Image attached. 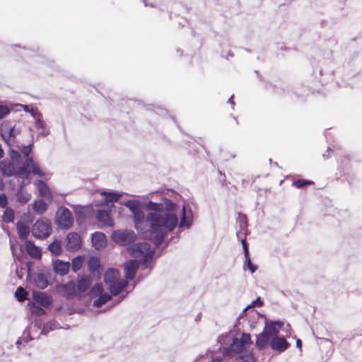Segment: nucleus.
<instances>
[{
  "label": "nucleus",
  "mask_w": 362,
  "mask_h": 362,
  "mask_svg": "<svg viewBox=\"0 0 362 362\" xmlns=\"http://www.w3.org/2000/svg\"><path fill=\"white\" fill-rule=\"evenodd\" d=\"M243 346V342L239 341V339L234 338L232 344L223 349V354L224 356H232L234 354L240 353Z\"/></svg>",
  "instance_id": "obj_13"
},
{
  "label": "nucleus",
  "mask_w": 362,
  "mask_h": 362,
  "mask_svg": "<svg viewBox=\"0 0 362 362\" xmlns=\"http://www.w3.org/2000/svg\"><path fill=\"white\" fill-rule=\"evenodd\" d=\"M240 241L243 245L245 258H247V256H249V250H248V246L246 243V240H245V239H241Z\"/></svg>",
  "instance_id": "obj_39"
},
{
  "label": "nucleus",
  "mask_w": 362,
  "mask_h": 362,
  "mask_svg": "<svg viewBox=\"0 0 362 362\" xmlns=\"http://www.w3.org/2000/svg\"><path fill=\"white\" fill-rule=\"evenodd\" d=\"M16 228L21 240L25 242V240H28L27 238L30 231V227L25 223L18 222L16 224Z\"/></svg>",
  "instance_id": "obj_21"
},
{
  "label": "nucleus",
  "mask_w": 362,
  "mask_h": 362,
  "mask_svg": "<svg viewBox=\"0 0 362 362\" xmlns=\"http://www.w3.org/2000/svg\"><path fill=\"white\" fill-rule=\"evenodd\" d=\"M61 292L66 298L73 297L76 293V285L73 281L60 286Z\"/></svg>",
  "instance_id": "obj_20"
},
{
  "label": "nucleus",
  "mask_w": 362,
  "mask_h": 362,
  "mask_svg": "<svg viewBox=\"0 0 362 362\" xmlns=\"http://www.w3.org/2000/svg\"><path fill=\"white\" fill-rule=\"evenodd\" d=\"M33 209L36 214L42 215L46 212L47 204L42 199H39L33 204Z\"/></svg>",
  "instance_id": "obj_23"
},
{
  "label": "nucleus",
  "mask_w": 362,
  "mask_h": 362,
  "mask_svg": "<svg viewBox=\"0 0 362 362\" xmlns=\"http://www.w3.org/2000/svg\"><path fill=\"white\" fill-rule=\"evenodd\" d=\"M10 156H11V159L13 161H15V160H18V159L20 158L21 155L18 153V151H14V150H11V152H10Z\"/></svg>",
  "instance_id": "obj_42"
},
{
  "label": "nucleus",
  "mask_w": 362,
  "mask_h": 362,
  "mask_svg": "<svg viewBox=\"0 0 362 362\" xmlns=\"http://www.w3.org/2000/svg\"><path fill=\"white\" fill-rule=\"evenodd\" d=\"M81 243L80 235L77 233H69L66 236V248L69 250H77Z\"/></svg>",
  "instance_id": "obj_12"
},
{
  "label": "nucleus",
  "mask_w": 362,
  "mask_h": 362,
  "mask_svg": "<svg viewBox=\"0 0 362 362\" xmlns=\"http://www.w3.org/2000/svg\"><path fill=\"white\" fill-rule=\"evenodd\" d=\"M100 267V261L98 258L92 257L88 262V268L90 272H95Z\"/></svg>",
  "instance_id": "obj_27"
},
{
  "label": "nucleus",
  "mask_w": 362,
  "mask_h": 362,
  "mask_svg": "<svg viewBox=\"0 0 362 362\" xmlns=\"http://www.w3.org/2000/svg\"><path fill=\"white\" fill-rule=\"evenodd\" d=\"M238 358L243 360L244 362H253V357L250 354L245 356H239Z\"/></svg>",
  "instance_id": "obj_40"
},
{
  "label": "nucleus",
  "mask_w": 362,
  "mask_h": 362,
  "mask_svg": "<svg viewBox=\"0 0 362 362\" xmlns=\"http://www.w3.org/2000/svg\"><path fill=\"white\" fill-rule=\"evenodd\" d=\"M301 344H301V341H300V339H297V340H296V346H297L298 348L300 349V348H301Z\"/></svg>",
  "instance_id": "obj_48"
},
{
  "label": "nucleus",
  "mask_w": 362,
  "mask_h": 362,
  "mask_svg": "<svg viewBox=\"0 0 362 362\" xmlns=\"http://www.w3.org/2000/svg\"><path fill=\"white\" fill-rule=\"evenodd\" d=\"M112 238L117 244L126 245L135 240L136 234L132 230H117L112 233Z\"/></svg>",
  "instance_id": "obj_9"
},
{
  "label": "nucleus",
  "mask_w": 362,
  "mask_h": 362,
  "mask_svg": "<svg viewBox=\"0 0 362 362\" xmlns=\"http://www.w3.org/2000/svg\"><path fill=\"white\" fill-rule=\"evenodd\" d=\"M52 232V223L47 218L37 220L32 227V234L39 239H44L48 237Z\"/></svg>",
  "instance_id": "obj_6"
},
{
  "label": "nucleus",
  "mask_w": 362,
  "mask_h": 362,
  "mask_svg": "<svg viewBox=\"0 0 362 362\" xmlns=\"http://www.w3.org/2000/svg\"><path fill=\"white\" fill-rule=\"evenodd\" d=\"M3 221L6 223H11L14 219V211L11 208H6L4 215H3Z\"/></svg>",
  "instance_id": "obj_29"
},
{
  "label": "nucleus",
  "mask_w": 362,
  "mask_h": 362,
  "mask_svg": "<svg viewBox=\"0 0 362 362\" xmlns=\"http://www.w3.org/2000/svg\"><path fill=\"white\" fill-rule=\"evenodd\" d=\"M121 204L127 207L132 214L135 228L142 233H148L156 246L160 245L177 225L180 228H189L192 223L191 209L183 205L179 213L180 219L178 221V206L168 199L160 203L150 201L146 204L148 211L146 215L142 203L138 199H129Z\"/></svg>",
  "instance_id": "obj_1"
},
{
  "label": "nucleus",
  "mask_w": 362,
  "mask_h": 362,
  "mask_svg": "<svg viewBox=\"0 0 362 362\" xmlns=\"http://www.w3.org/2000/svg\"><path fill=\"white\" fill-rule=\"evenodd\" d=\"M10 112L9 108L3 105H0V119L5 117Z\"/></svg>",
  "instance_id": "obj_36"
},
{
  "label": "nucleus",
  "mask_w": 362,
  "mask_h": 362,
  "mask_svg": "<svg viewBox=\"0 0 362 362\" xmlns=\"http://www.w3.org/2000/svg\"><path fill=\"white\" fill-rule=\"evenodd\" d=\"M225 338H226V339L229 338V339H231V337H230V336H229V335H226V336L225 337Z\"/></svg>",
  "instance_id": "obj_52"
},
{
  "label": "nucleus",
  "mask_w": 362,
  "mask_h": 362,
  "mask_svg": "<svg viewBox=\"0 0 362 362\" xmlns=\"http://www.w3.org/2000/svg\"><path fill=\"white\" fill-rule=\"evenodd\" d=\"M1 134L7 144L13 146L16 143V136L20 134V130L16 128L15 125L8 127L7 124H4L1 127Z\"/></svg>",
  "instance_id": "obj_10"
},
{
  "label": "nucleus",
  "mask_w": 362,
  "mask_h": 362,
  "mask_svg": "<svg viewBox=\"0 0 362 362\" xmlns=\"http://www.w3.org/2000/svg\"><path fill=\"white\" fill-rule=\"evenodd\" d=\"M104 281L112 295L119 294L128 282L121 278L118 269L110 268L104 274Z\"/></svg>",
  "instance_id": "obj_4"
},
{
  "label": "nucleus",
  "mask_w": 362,
  "mask_h": 362,
  "mask_svg": "<svg viewBox=\"0 0 362 362\" xmlns=\"http://www.w3.org/2000/svg\"><path fill=\"white\" fill-rule=\"evenodd\" d=\"M31 173L37 175L40 177L45 175V173L40 169L37 163L35 162L32 158H27L25 160V168L18 170L16 173V177L18 179L16 199L21 204L28 203L32 198L31 193L25 189L30 183Z\"/></svg>",
  "instance_id": "obj_2"
},
{
  "label": "nucleus",
  "mask_w": 362,
  "mask_h": 362,
  "mask_svg": "<svg viewBox=\"0 0 362 362\" xmlns=\"http://www.w3.org/2000/svg\"><path fill=\"white\" fill-rule=\"evenodd\" d=\"M21 343V341H19V340L16 341V344H17V345L20 344Z\"/></svg>",
  "instance_id": "obj_53"
},
{
  "label": "nucleus",
  "mask_w": 362,
  "mask_h": 362,
  "mask_svg": "<svg viewBox=\"0 0 362 362\" xmlns=\"http://www.w3.org/2000/svg\"><path fill=\"white\" fill-rule=\"evenodd\" d=\"M49 134V132L48 130L42 129V131L39 133V135L42 136H46Z\"/></svg>",
  "instance_id": "obj_46"
},
{
  "label": "nucleus",
  "mask_w": 362,
  "mask_h": 362,
  "mask_svg": "<svg viewBox=\"0 0 362 362\" xmlns=\"http://www.w3.org/2000/svg\"><path fill=\"white\" fill-rule=\"evenodd\" d=\"M34 281L36 286L40 289L45 288L48 282L45 276L42 274H36L34 275Z\"/></svg>",
  "instance_id": "obj_25"
},
{
  "label": "nucleus",
  "mask_w": 362,
  "mask_h": 362,
  "mask_svg": "<svg viewBox=\"0 0 362 362\" xmlns=\"http://www.w3.org/2000/svg\"><path fill=\"white\" fill-rule=\"evenodd\" d=\"M253 324H254V323L252 322V324H251V325H250V327H252H252H255V325H254Z\"/></svg>",
  "instance_id": "obj_54"
},
{
  "label": "nucleus",
  "mask_w": 362,
  "mask_h": 362,
  "mask_svg": "<svg viewBox=\"0 0 362 362\" xmlns=\"http://www.w3.org/2000/svg\"><path fill=\"white\" fill-rule=\"evenodd\" d=\"M96 217L98 221L105 226H111L113 225V221L108 212L105 211H98Z\"/></svg>",
  "instance_id": "obj_22"
},
{
  "label": "nucleus",
  "mask_w": 362,
  "mask_h": 362,
  "mask_svg": "<svg viewBox=\"0 0 362 362\" xmlns=\"http://www.w3.org/2000/svg\"><path fill=\"white\" fill-rule=\"evenodd\" d=\"M21 107H23V105H21ZM24 107H25V110H27L28 107L27 106H24Z\"/></svg>",
  "instance_id": "obj_55"
},
{
  "label": "nucleus",
  "mask_w": 362,
  "mask_h": 362,
  "mask_svg": "<svg viewBox=\"0 0 362 362\" xmlns=\"http://www.w3.org/2000/svg\"><path fill=\"white\" fill-rule=\"evenodd\" d=\"M56 223L61 228H70L74 223L71 212L65 207H59L56 213Z\"/></svg>",
  "instance_id": "obj_8"
},
{
  "label": "nucleus",
  "mask_w": 362,
  "mask_h": 362,
  "mask_svg": "<svg viewBox=\"0 0 362 362\" xmlns=\"http://www.w3.org/2000/svg\"><path fill=\"white\" fill-rule=\"evenodd\" d=\"M245 261H246L247 268L250 271V272L252 274H253L257 269V266L254 265L252 263V262L248 256H247V258H245Z\"/></svg>",
  "instance_id": "obj_35"
},
{
  "label": "nucleus",
  "mask_w": 362,
  "mask_h": 362,
  "mask_svg": "<svg viewBox=\"0 0 362 362\" xmlns=\"http://www.w3.org/2000/svg\"><path fill=\"white\" fill-rule=\"evenodd\" d=\"M48 249L52 254L57 255L62 252L61 243L55 240L49 245Z\"/></svg>",
  "instance_id": "obj_28"
},
{
  "label": "nucleus",
  "mask_w": 362,
  "mask_h": 362,
  "mask_svg": "<svg viewBox=\"0 0 362 362\" xmlns=\"http://www.w3.org/2000/svg\"><path fill=\"white\" fill-rule=\"evenodd\" d=\"M223 340H224V337H223V336H222V337H221L219 338V340H218V341H219V342H220V343H222V341H223Z\"/></svg>",
  "instance_id": "obj_51"
},
{
  "label": "nucleus",
  "mask_w": 362,
  "mask_h": 362,
  "mask_svg": "<svg viewBox=\"0 0 362 362\" xmlns=\"http://www.w3.org/2000/svg\"><path fill=\"white\" fill-rule=\"evenodd\" d=\"M101 194L103 195L105 198V201L107 202H115L119 200V199L122 197V194L119 192H103Z\"/></svg>",
  "instance_id": "obj_26"
},
{
  "label": "nucleus",
  "mask_w": 362,
  "mask_h": 362,
  "mask_svg": "<svg viewBox=\"0 0 362 362\" xmlns=\"http://www.w3.org/2000/svg\"><path fill=\"white\" fill-rule=\"evenodd\" d=\"M129 253L135 257H139L143 256L145 264L151 262L154 255V250H151L148 243H142L134 245L129 250Z\"/></svg>",
  "instance_id": "obj_5"
},
{
  "label": "nucleus",
  "mask_w": 362,
  "mask_h": 362,
  "mask_svg": "<svg viewBox=\"0 0 362 362\" xmlns=\"http://www.w3.org/2000/svg\"><path fill=\"white\" fill-rule=\"evenodd\" d=\"M31 152V145L23 146L21 149V153L26 157L29 156Z\"/></svg>",
  "instance_id": "obj_41"
},
{
  "label": "nucleus",
  "mask_w": 362,
  "mask_h": 362,
  "mask_svg": "<svg viewBox=\"0 0 362 362\" xmlns=\"http://www.w3.org/2000/svg\"><path fill=\"white\" fill-rule=\"evenodd\" d=\"M139 263L137 260L127 261L124 264V274L127 279H133L139 269Z\"/></svg>",
  "instance_id": "obj_14"
},
{
  "label": "nucleus",
  "mask_w": 362,
  "mask_h": 362,
  "mask_svg": "<svg viewBox=\"0 0 362 362\" xmlns=\"http://www.w3.org/2000/svg\"><path fill=\"white\" fill-rule=\"evenodd\" d=\"M35 185L36 186L37 189L38 190V192L40 195L47 200L48 202H52V192L48 187V186L42 180H36L35 182Z\"/></svg>",
  "instance_id": "obj_15"
},
{
  "label": "nucleus",
  "mask_w": 362,
  "mask_h": 362,
  "mask_svg": "<svg viewBox=\"0 0 362 362\" xmlns=\"http://www.w3.org/2000/svg\"><path fill=\"white\" fill-rule=\"evenodd\" d=\"M90 296L97 298L93 301V306L99 308L111 299V295L104 291L102 284H96L90 290Z\"/></svg>",
  "instance_id": "obj_7"
},
{
  "label": "nucleus",
  "mask_w": 362,
  "mask_h": 362,
  "mask_svg": "<svg viewBox=\"0 0 362 362\" xmlns=\"http://www.w3.org/2000/svg\"><path fill=\"white\" fill-rule=\"evenodd\" d=\"M83 265V259L81 257L78 256L74 258L71 262V269L74 272L78 271Z\"/></svg>",
  "instance_id": "obj_30"
},
{
  "label": "nucleus",
  "mask_w": 362,
  "mask_h": 362,
  "mask_svg": "<svg viewBox=\"0 0 362 362\" xmlns=\"http://www.w3.org/2000/svg\"><path fill=\"white\" fill-rule=\"evenodd\" d=\"M283 323L279 321L266 323L263 332L257 337L256 344L259 349H263L269 340L271 348L279 352L284 351L289 344L284 337H277L276 334L281 329Z\"/></svg>",
  "instance_id": "obj_3"
},
{
  "label": "nucleus",
  "mask_w": 362,
  "mask_h": 362,
  "mask_svg": "<svg viewBox=\"0 0 362 362\" xmlns=\"http://www.w3.org/2000/svg\"><path fill=\"white\" fill-rule=\"evenodd\" d=\"M33 297L37 303H39L44 307H47L52 303V298L45 293L34 292Z\"/></svg>",
  "instance_id": "obj_19"
},
{
  "label": "nucleus",
  "mask_w": 362,
  "mask_h": 362,
  "mask_svg": "<svg viewBox=\"0 0 362 362\" xmlns=\"http://www.w3.org/2000/svg\"><path fill=\"white\" fill-rule=\"evenodd\" d=\"M24 168L25 162L23 163V166L16 168L14 163L9 160L5 159L0 161V172L6 177H11L12 175H15L16 177L17 172Z\"/></svg>",
  "instance_id": "obj_11"
},
{
  "label": "nucleus",
  "mask_w": 362,
  "mask_h": 362,
  "mask_svg": "<svg viewBox=\"0 0 362 362\" xmlns=\"http://www.w3.org/2000/svg\"><path fill=\"white\" fill-rule=\"evenodd\" d=\"M91 279L89 277H81L77 283L78 291L81 293L85 292L91 285Z\"/></svg>",
  "instance_id": "obj_24"
},
{
  "label": "nucleus",
  "mask_w": 362,
  "mask_h": 362,
  "mask_svg": "<svg viewBox=\"0 0 362 362\" xmlns=\"http://www.w3.org/2000/svg\"><path fill=\"white\" fill-rule=\"evenodd\" d=\"M27 292L22 287H18L15 293V296L18 301L23 302L25 300Z\"/></svg>",
  "instance_id": "obj_32"
},
{
  "label": "nucleus",
  "mask_w": 362,
  "mask_h": 362,
  "mask_svg": "<svg viewBox=\"0 0 362 362\" xmlns=\"http://www.w3.org/2000/svg\"><path fill=\"white\" fill-rule=\"evenodd\" d=\"M262 305V303H261V300L259 298H257V300H255V301H253L250 305H247L242 312V313L239 316V320H243L244 317H245V312L252 308H254L257 305Z\"/></svg>",
  "instance_id": "obj_33"
},
{
  "label": "nucleus",
  "mask_w": 362,
  "mask_h": 362,
  "mask_svg": "<svg viewBox=\"0 0 362 362\" xmlns=\"http://www.w3.org/2000/svg\"><path fill=\"white\" fill-rule=\"evenodd\" d=\"M310 183H311V182L309 180L300 179V180H298L297 181H296L293 183V185L298 188H301V187H304L305 185H308Z\"/></svg>",
  "instance_id": "obj_38"
},
{
  "label": "nucleus",
  "mask_w": 362,
  "mask_h": 362,
  "mask_svg": "<svg viewBox=\"0 0 362 362\" xmlns=\"http://www.w3.org/2000/svg\"><path fill=\"white\" fill-rule=\"evenodd\" d=\"M70 264L69 262L57 260L54 263V269L55 272L61 276L66 274L69 272Z\"/></svg>",
  "instance_id": "obj_18"
},
{
  "label": "nucleus",
  "mask_w": 362,
  "mask_h": 362,
  "mask_svg": "<svg viewBox=\"0 0 362 362\" xmlns=\"http://www.w3.org/2000/svg\"><path fill=\"white\" fill-rule=\"evenodd\" d=\"M25 247L28 254L34 259H40L42 256L41 251L38 247L29 240H25Z\"/></svg>",
  "instance_id": "obj_17"
},
{
  "label": "nucleus",
  "mask_w": 362,
  "mask_h": 362,
  "mask_svg": "<svg viewBox=\"0 0 362 362\" xmlns=\"http://www.w3.org/2000/svg\"><path fill=\"white\" fill-rule=\"evenodd\" d=\"M250 313L252 315V317H255V316H257L258 315V313L256 312L255 310H252V311L250 312Z\"/></svg>",
  "instance_id": "obj_49"
},
{
  "label": "nucleus",
  "mask_w": 362,
  "mask_h": 362,
  "mask_svg": "<svg viewBox=\"0 0 362 362\" xmlns=\"http://www.w3.org/2000/svg\"><path fill=\"white\" fill-rule=\"evenodd\" d=\"M33 116L36 119L35 127L37 128V129H45V124H44L43 121H42L40 119V115L35 112V113H33Z\"/></svg>",
  "instance_id": "obj_34"
},
{
  "label": "nucleus",
  "mask_w": 362,
  "mask_h": 362,
  "mask_svg": "<svg viewBox=\"0 0 362 362\" xmlns=\"http://www.w3.org/2000/svg\"><path fill=\"white\" fill-rule=\"evenodd\" d=\"M7 204L6 196L4 194H0V206L5 207Z\"/></svg>",
  "instance_id": "obj_43"
},
{
  "label": "nucleus",
  "mask_w": 362,
  "mask_h": 362,
  "mask_svg": "<svg viewBox=\"0 0 362 362\" xmlns=\"http://www.w3.org/2000/svg\"><path fill=\"white\" fill-rule=\"evenodd\" d=\"M245 346L247 344H251L250 335L249 334L243 333L241 338L239 339Z\"/></svg>",
  "instance_id": "obj_37"
},
{
  "label": "nucleus",
  "mask_w": 362,
  "mask_h": 362,
  "mask_svg": "<svg viewBox=\"0 0 362 362\" xmlns=\"http://www.w3.org/2000/svg\"><path fill=\"white\" fill-rule=\"evenodd\" d=\"M228 103H230L233 106L234 105V103L232 101V97L228 99Z\"/></svg>",
  "instance_id": "obj_50"
},
{
  "label": "nucleus",
  "mask_w": 362,
  "mask_h": 362,
  "mask_svg": "<svg viewBox=\"0 0 362 362\" xmlns=\"http://www.w3.org/2000/svg\"><path fill=\"white\" fill-rule=\"evenodd\" d=\"M247 227L246 217L243 216L240 220V228L245 229Z\"/></svg>",
  "instance_id": "obj_44"
},
{
  "label": "nucleus",
  "mask_w": 362,
  "mask_h": 362,
  "mask_svg": "<svg viewBox=\"0 0 362 362\" xmlns=\"http://www.w3.org/2000/svg\"><path fill=\"white\" fill-rule=\"evenodd\" d=\"M4 187V182L2 178L0 177V190L3 189Z\"/></svg>",
  "instance_id": "obj_47"
},
{
  "label": "nucleus",
  "mask_w": 362,
  "mask_h": 362,
  "mask_svg": "<svg viewBox=\"0 0 362 362\" xmlns=\"http://www.w3.org/2000/svg\"><path fill=\"white\" fill-rule=\"evenodd\" d=\"M93 246L96 250H100L106 245V237L104 233L100 232H95L92 235Z\"/></svg>",
  "instance_id": "obj_16"
},
{
  "label": "nucleus",
  "mask_w": 362,
  "mask_h": 362,
  "mask_svg": "<svg viewBox=\"0 0 362 362\" xmlns=\"http://www.w3.org/2000/svg\"><path fill=\"white\" fill-rule=\"evenodd\" d=\"M211 362H225L223 358L221 356H217L212 358Z\"/></svg>",
  "instance_id": "obj_45"
},
{
  "label": "nucleus",
  "mask_w": 362,
  "mask_h": 362,
  "mask_svg": "<svg viewBox=\"0 0 362 362\" xmlns=\"http://www.w3.org/2000/svg\"><path fill=\"white\" fill-rule=\"evenodd\" d=\"M58 328V324L55 322H49L44 325V328L42 330V334H47V332L54 330Z\"/></svg>",
  "instance_id": "obj_31"
}]
</instances>
